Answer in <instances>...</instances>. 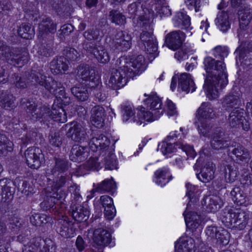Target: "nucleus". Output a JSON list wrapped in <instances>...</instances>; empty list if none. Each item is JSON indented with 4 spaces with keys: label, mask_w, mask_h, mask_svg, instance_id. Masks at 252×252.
<instances>
[{
    "label": "nucleus",
    "mask_w": 252,
    "mask_h": 252,
    "mask_svg": "<svg viewBox=\"0 0 252 252\" xmlns=\"http://www.w3.org/2000/svg\"><path fill=\"white\" fill-rule=\"evenodd\" d=\"M204 64L207 74L203 87L208 97L215 99L218 97L219 88L222 89L228 82L225 66L222 61L210 57L205 58Z\"/></svg>",
    "instance_id": "1"
},
{
    "label": "nucleus",
    "mask_w": 252,
    "mask_h": 252,
    "mask_svg": "<svg viewBox=\"0 0 252 252\" xmlns=\"http://www.w3.org/2000/svg\"><path fill=\"white\" fill-rule=\"evenodd\" d=\"M120 61L124 64L118 69H112L108 85L114 90H118L123 87L127 83L128 78H133L140 74L145 69V59L142 55L127 60L122 57Z\"/></svg>",
    "instance_id": "2"
},
{
    "label": "nucleus",
    "mask_w": 252,
    "mask_h": 252,
    "mask_svg": "<svg viewBox=\"0 0 252 252\" xmlns=\"http://www.w3.org/2000/svg\"><path fill=\"white\" fill-rule=\"evenodd\" d=\"M29 80L36 86L43 88L45 90L43 94L47 97L53 95L56 97L65 99L66 102H69V98L66 94L63 84L53 78L52 77H47L44 70L41 68L32 70Z\"/></svg>",
    "instance_id": "3"
},
{
    "label": "nucleus",
    "mask_w": 252,
    "mask_h": 252,
    "mask_svg": "<svg viewBox=\"0 0 252 252\" xmlns=\"http://www.w3.org/2000/svg\"><path fill=\"white\" fill-rule=\"evenodd\" d=\"M220 219L226 226L242 230L248 223V215L242 210L227 207L223 210Z\"/></svg>",
    "instance_id": "4"
},
{
    "label": "nucleus",
    "mask_w": 252,
    "mask_h": 252,
    "mask_svg": "<svg viewBox=\"0 0 252 252\" xmlns=\"http://www.w3.org/2000/svg\"><path fill=\"white\" fill-rule=\"evenodd\" d=\"M0 56L4 57L9 63L20 67L27 63L29 60L28 52H21L19 49L11 48L1 42H0Z\"/></svg>",
    "instance_id": "5"
},
{
    "label": "nucleus",
    "mask_w": 252,
    "mask_h": 252,
    "mask_svg": "<svg viewBox=\"0 0 252 252\" xmlns=\"http://www.w3.org/2000/svg\"><path fill=\"white\" fill-rule=\"evenodd\" d=\"M20 105L25 109L33 120H37L40 119L49 121V112L50 109L47 106L43 105L37 108V105L35 102L31 101L27 98H22L20 100Z\"/></svg>",
    "instance_id": "6"
},
{
    "label": "nucleus",
    "mask_w": 252,
    "mask_h": 252,
    "mask_svg": "<svg viewBox=\"0 0 252 252\" xmlns=\"http://www.w3.org/2000/svg\"><path fill=\"white\" fill-rule=\"evenodd\" d=\"M75 72L76 79L79 81H84V83L90 88L94 87L99 83L98 75L96 74L94 68L89 64L79 65Z\"/></svg>",
    "instance_id": "7"
},
{
    "label": "nucleus",
    "mask_w": 252,
    "mask_h": 252,
    "mask_svg": "<svg viewBox=\"0 0 252 252\" xmlns=\"http://www.w3.org/2000/svg\"><path fill=\"white\" fill-rule=\"evenodd\" d=\"M82 47L87 52L93 54L100 63H106L110 60L107 50L98 42L85 41L82 43Z\"/></svg>",
    "instance_id": "8"
},
{
    "label": "nucleus",
    "mask_w": 252,
    "mask_h": 252,
    "mask_svg": "<svg viewBox=\"0 0 252 252\" xmlns=\"http://www.w3.org/2000/svg\"><path fill=\"white\" fill-rule=\"evenodd\" d=\"M66 126H69L66 134L68 138L76 142L82 143L87 141L88 137L86 128L81 123L73 121Z\"/></svg>",
    "instance_id": "9"
},
{
    "label": "nucleus",
    "mask_w": 252,
    "mask_h": 252,
    "mask_svg": "<svg viewBox=\"0 0 252 252\" xmlns=\"http://www.w3.org/2000/svg\"><path fill=\"white\" fill-rule=\"evenodd\" d=\"M25 157L28 165L31 168L38 169L44 162V155L40 149L30 147L25 152Z\"/></svg>",
    "instance_id": "10"
},
{
    "label": "nucleus",
    "mask_w": 252,
    "mask_h": 252,
    "mask_svg": "<svg viewBox=\"0 0 252 252\" xmlns=\"http://www.w3.org/2000/svg\"><path fill=\"white\" fill-rule=\"evenodd\" d=\"M131 46V37L127 33L119 31L113 39L111 47L117 51H126Z\"/></svg>",
    "instance_id": "11"
},
{
    "label": "nucleus",
    "mask_w": 252,
    "mask_h": 252,
    "mask_svg": "<svg viewBox=\"0 0 252 252\" xmlns=\"http://www.w3.org/2000/svg\"><path fill=\"white\" fill-rule=\"evenodd\" d=\"M210 143L213 149L219 150L228 147L230 142L229 138L226 136L223 128L218 127L212 135Z\"/></svg>",
    "instance_id": "12"
},
{
    "label": "nucleus",
    "mask_w": 252,
    "mask_h": 252,
    "mask_svg": "<svg viewBox=\"0 0 252 252\" xmlns=\"http://www.w3.org/2000/svg\"><path fill=\"white\" fill-rule=\"evenodd\" d=\"M65 193L63 190L53 191L50 192L43 202L40 203L41 207L45 210H50V211H54L57 209L58 205V201L64 198Z\"/></svg>",
    "instance_id": "13"
},
{
    "label": "nucleus",
    "mask_w": 252,
    "mask_h": 252,
    "mask_svg": "<svg viewBox=\"0 0 252 252\" xmlns=\"http://www.w3.org/2000/svg\"><path fill=\"white\" fill-rule=\"evenodd\" d=\"M185 38V34L183 32L175 31L166 35L165 42L170 49L175 50L181 47Z\"/></svg>",
    "instance_id": "14"
},
{
    "label": "nucleus",
    "mask_w": 252,
    "mask_h": 252,
    "mask_svg": "<svg viewBox=\"0 0 252 252\" xmlns=\"http://www.w3.org/2000/svg\"><path fill=\"white\" fill-rule=\"evenodd\" d=\"M109 139L103 134H97L93 137L90 140L89 145L90 148L93 151L105 150L106 152L110 145Z\"/></svg>",
    "instance_id": "15"
},
{
    "label": "nucleus",
    "mask_w": 252,
    "mask_h": 252,
    "mask_svg": "<svg viewBox=\"0 0 252 252\" xmlns=\"http://www.w3.org/2000/svg\"><path fill=\"white\" fill-rule=\"evenodd\" d=\"M73 223L67 217H63L58 220L57 232L64 238L73 236L74 230L72 228Z\"/></svg>",
    "instance_id": "16"
},
{
    "label": "nucleus",
    "mask_w": 252,
    "mask_h": 252,
    "mask_svg": "<svg viewBox=\"0 0 252 252\" xmlns=\"http://www.w3.org/2000/svg\"><path fill=\"white\" fill-rule=\"evenodd\" d=\"M93 240L96 246H106L110 243L111 236L108 230L103 228H98L93 232Z\"/></svg>",
    "instance_id": "17"
},
{
    "label": "nucleus",
    "mask_w": 252,
    "mask_h": 252,
    "mask_svg": "<svg viewBox=\"0 0 252 252\" xmlns=\"http://www.w3.org/2000/svg\"><path fill=\"white\" fill-rule=\"evenodd\" d=\"M55 160L54 167L47 169L46 172V176L48 180H52V176H55L57 174H64L70 167L69 162L65 160L56 158Z\"/></svg>",
    "instance_id": "18"
},
{
    "label": "nucleus",
    "mask_w": 252,
    "mask_h": 252,
    "mask_svg": "<svg viewBox=\"0 0 252 252\" xmlns=\"http://www.w3.org/2000/svg\"><path fill=\"white\" fill-rule=\"evenodd\" d=\"M89 148L74 145L71 148L69 158L70 160L80 162L85 160L89 156Z\"/></svg>",
    "instance_id": "19"
},
{
    "label": "nucleus",
    "mask_w": 252,
    "mask_h": 252,
    "mask_svg": "<svg viewBox=\"0 0 252 252\" xmlns=\"http://www.w3.org/2000/svg\"><path fill=\"white\" fill-rule=\"evenodd\" d=\"M195 207L194 205L191 209ZM187 210L184 213L185 216V220L187 226L192 230L196 229L200 226L202 222V219L200 215L198 214L197 213Z\"/></svg>",
    "instance_id": "20"
},
{
    "label": "nucleus",
    "mask_w": 252,
    "mask_h": 252,
    "mask_svg": "<svg viewBox=\"0 0 252 252\" xmlns=\"http://www.w3.org/2000/svg\"><path fill=\"white\" fill-rule=\"evenodd\" d=\"M215 165L211 161L206 162L196 174L198 179L203 183H208L214 178Z\"/></svg>",
    "instance_id": "21"
},
{
    "label": "nucleus",
    "mask_w": 252,
    "mask_h": 252,
    "mask_svg": "<svg viewBox=\"0 0 252 252\" xmlns=\"http://www.w3.org/2000/svg\"><path fill=\"white\" fill-rule=\"evenodd\" d=\"M91 114L92 124L98 128H101L103 126L105 116L104 108L100 105H95L92 108Z\"/></svg>",
    "instance_id": "22"
},
{
    "label": "nucleus",
    "mask_w": 252,
    "mask_h": 252,
    "mask_svg": "<svg viewBox=\"0 0 252 252\" xmlns=\"http://www.w3.org/2000/svg\"><path fill=\"white\" fill-rule=\"evenodd\" d=\"M197 120L207 121L215 116L213 107L210 103L203 102L197 111L196 115Z\"/></svg>",
    "instance_id": "23"
},
{
    "label": "nucleus",
    "mask_w": 252,
    "mask_h": 252,
    "mask_svg": "<svg viewBox=\"0 0 252 252\" xmlns=\"http://www.w3.org/2000/svg\"><path fill=\"white\" fill-rule=\"evenodd\" d=\"M242 95L240 91H234L226 95L222 102V107L226 110L238 106L241 103L240 97Z\"/></svg>",
    "instance_id": "24"
},
{
    "label": "nucleus",
    "mask_w": 252,
    "mask_h": 252,
    "mask_svg": "<svg viewBox=\"0 0 252 252\" xmlns=\"http://www.w3.org/2000/svg\"><path fill=\"white\" fill-rule=\"evenodd\" d=\"M204 204L209 212H216L223 205L222 199L217 195H209L203 199Z\"/></svg>",
    "instance_id": "25"
},
{
    "label": "nucleus",
    "mask_w": 252,
    "mask_h": 252,
    "mask_svg": "<svg viewBox=\"0 0 252 252\" xmlns=\"http://www.w3.org/2000/svg\"><path fill=\"white\" fill-rule=\"evenodd\" d=\"M90 211L88 209L80 205H74L71 207V216L78 222L86 221L89 218Z\"/></svg>",
    "instance_id": "26"
},
{
    "label": "nucleus",
    "mask_w": 252,
    "mask_h": 252,
    "mask_svg": "<svg viewBox=\"0 0 252 252\" xmlns=\"http://www.w3.org/2000/svg\"><path fill=\"white\" fill-rule=\"evenodd\" d=\"M68 63L66 59L60 56L53 59L50 63V70L53 74H58L68 69Z\"/></svg>",
    "instance_id": "27"
},
{
    "label": "nucleus",
    "mask_w": 252,
    "mask_h": 252,
    "mask_svg": "<svg viewBox=\"0 0 252 252\" xmlns=\"http://www.w3.org/2000/svg\"><path fill=\"white\" fill-rule=\"evenodd\" d=\"M53 181L52 187L54 188L58 192H60V189L64 187L66 184L69 183L72 180V174L69 173L68 174H57L55 176H52Z\"/></svg>",
    "instance_id": "28"
},
{
    "label": "nucleus",
    "mask_w": 252,
    "mask_h": 252,
    "mask_svg": "<svg viewBox=\"0 0 252 252\" xmlns=\"http://www.w3.org/2000/svg\"><path fill=\"white\" fill-rule=\"evenodd\" d=\"M244 110L239 107H235L229 114L228 122L232 127H238L240 126L242 120H245L244 116Z\"/></svg>",
    "instance_id": "29"
},
{
    "label": "nucleus",
    "mask_w": 252,
    "mask_h": 252,
    "mask_svg": "<svg viewBox=\"0 0 252 252\" xmlns=\"http://www.w3.org/2000/svg\"><path fill=\"white\" fill-rule=\"evenodd\" d=\"M178 80V88H180L183 91L188 93L189 91L193 92L195 90L196 88L195 87L194 83L190 78L189 74L182 73Z\"/></svg>",
    "instance_id": "30"
},
{
    "label": "nucleus",
    "mask_w": 252,
    "mask_h": 252,
    "mask_svg": "<svg viewBox=\"0 0 252 252\" xmlns=\"http://www.w3.org/2000/svg\"><path fill=\"white\" fill-rule=\"evenodd\" d=\"M232 149L230 153L235 156L236 160L246 161L251 158V153L250 151L245 148L243 145L237 144L232 147Z\"/></svg>",
    "instance_id": "31"
},
{
    "label": "nucleus",
    "mask_w": 252,
    "mask_h": 252,
    "mask_svg": "<svg viewBox=\"0 0 252 252\" xmlns=\"http://www.w3.org/2000/svg\"><path fill=\"white\" fill-rule=\"evenodd\" d=\"M141 28L142 32L140 33L139 37L144 45L156 39L153 34V28L149 21L143 22Z\"/></svg>",
    "instance_id": "32"
},
{
    "label": "nucleus",
    "mask_w": 252,
    "mask_h": 252,
    "mask_svg": "<svg viewBox=\"0 0 252 252\" xmlns=\"http://www.w3.org/2000/svg\"><path fill=\"white\" fill-rule=\"evenodd\" d=\"M195 245L192 239L180 238L175 243V252H194Z\"/></svg>",
    "instance_id": "33"
},
{
    "label": "nucleus",
    "mask_w": 252,
    "mask_h": 252,
    "mask_svg": "<svg viewBox=\"0 0 252 252\" xmlns=\"http://www.w3.org/2000/svg\"><path fill=\"white\" fill-rule=\"evenodd\" d=\"M11 182L7 179L0 180V201L6 202L13 197L12 191L11 190Z\"/></svg>",
    "instance_id": "34"
},
{
    "label": "nucleus",
    "mask_w": 252,
    "mask_h": 252,
    "mask_svg": "<svg viewBox=\"0 0 252 252\" xmlns=\"http://www.w3.org/2000/svg\"><path fill=\"white\" fill-rule=\"evenodd\" d=\"M221 166V170L224 174L226 182L230 183L234 182L238 175V168L234 164L223 163Z\"/></svg>",
    "instance_id": "35"
},
{
    "label": "nucleus",
    "mask_w": 252,
    "mask_h": 252,
    "mask_svg": "<svg viewBox=\"0 0 252 252\" xmlns=\"http://www.w3.org/2000/svg\"><path fill=\"white\" fill-rule=\"evenodd\" d=\"M50 120L62 123H65L67 121L66 113L63 108L57 105H53L52 110H50V112H49V121Z\"/></svg>",
    "instance_id": "36"
},
{
    "label": "nucleus",
    "mask_w": 252,
    "mask_h": 252,
    "mask_svg": "<svg viewBox=\"0 0 252 252\" xmlns=\"http://www.w3.org/2000/svg\"><path fill=\"white\" fill-rule=\"evenodd\" d=\"M50 120L62 123H65L67 121L66 113L63 108L57 105H53L52 110H50V112H49V121Z\"/></svg>",
    "instance_id": "37"
},
{
    "label": "nucleus",
    "mask_w": 252,
    "mask_h": 252,
    "mask_svg": "<svg viewBox=\"0 0 252 252\" xmlns=\"http://www.w3.org/2000/svg\"><path fill=\"white\" fill-rule=\"evenodd\" d=\"M50 120L62 123H65L67 121L66 113L63 108L57 105H53L52 110H50V112H49V121Z\"/></svg>",
    "instance_id": "38"
},
{
    "label": "nucleus",
    "mask_w": 252,
    "mask_h": 252,
    "mask_svg": "<svg viewBox=\"0 0 252 252\" xmlns=\"http://www.w3.org/2000/svg\"><path fill=\"white\" fill-rule=\"evenodd\" d=\"M238 14L240 27L242 29H244L249 25L252 19V10L248 7H245L242 9H239Z\"/></svg>",
    "instance_id": "39"
},
{
    "label": "nucleus",
    "mask_w": 252,
    "mask_h": 252,
    "mask_svg": "<svg viewBox=\"0 0 252 252\" xmlns=\"http://www.w3.org/2000/svg\"><path fill=\"white\" fill-rule=\"evenodd\" d=\"M15 97L8 91L1 93L0 96V105L6 110H10L15 107Z\"/></svg>",
    "instance_id": "40"
},
{
    "label": "nucleus",
    "mask_w": 252,
    "mask_h": 252,
    "mask_svg": "<svg viewBox=\"0 0 252 252\" xmlns=\"http://www.w3.org/2000/svg\"><path fill=\"white\" fill-rule=\"evenodd\" d=\"M56 30V24L49 18L43 19L39 24V31L42 34L54 33Z\"/></svg>",
    "instance_id": "41"
},
{
    "label": "nucleus",
    "mask_w": 252,
    "mask_h": 252,
    "mask_svg": "<svg viewBox=\"0 0 252 252\" xmlns=\"http://www.w3.org/2000/svg\"><path fill=\"white\" fill-rule=\"evenodd\" d=\"M215 22L218 28L223 32H226L230 28L228 14L224 11L218 14Z\"/></svg>",
    "instance_id": "42"
},
{
    "label": "nucleus",
    "mask_w": 252,
    "mask_h": 252,
    "mask_svg": "<svg viewBox=\"0 0 252 252\" xmlns=\"http://www.w3.org/2000/svg\"><path fill=\"white\" fill-rule=\"evenodd\" d=\"M70 91L71 94L78 100L85 101L89 97V93L87 88L81 85L72 87Z\"/></svg>",
    "instance_id": "43"
},
{
    "label": "nucleus",
    "mask_w": 252,
    "mask_h": 252,
    "mask_svg": "<svg viewBox=\"0 0 252 252\" xmlns=\"http://www.w3.org/2000/svg\"><path fill=\"white\" fill-rule=\"evenodd\" d=\"M8 227L11 232L18 233L24 227L25 222L20 218L13 216L8 219Z\"/></svg>",
    "instance_id": "44"
},
{
    "label": "nucleus",
    "mask_w": 252,
    "mask_h": 252,
    "mask_svg": "<svg viewBox=\"0 0 252 252\" xmlns=\"http://www.w3.org/2000/svg\"><path fill=\"white\" fill-rule=\"evenodd\" d=\"M156 178V183L161 186L165 185L171 179V176L168 170L166 169H160L155 173Z\"/></svg>",
    "instance_id": "45"
},
{
    "label": "nucleus",
    "mask_w": 252,
    "mask_h": 252,
    "mask_svg": "<svg viewBox=\"0 0 252 252\" xmlns=\"http://www.w3.org/2000/svg\"><path fill=\"white\" fill-rule=\"evenodd\" d=\"M103 159V164L104 165L105 169L113 170L117 168L116 156L112 151H107Z\"/></svg>",
    "instance_id": "46"
},
{
    "label": "nucleus",
    "mask_w": 252,
    "mask_h": 252,
    "mask_svg": "<svg viewBox=\"0 0 252 252\" xmlns=\"http://www.w3.org/2000/svg\"><path fill=\"white\" fill-rule=\"evenodd\" d=\"M235 202L240 205L245 204L247 202L246 194L239 187H235L230 192Z\"/></svg>",
    "instance_id": "47"
},
{
    "label": "nucleus",
    "mask_w": 252,
    "mask_h": 252,
    "mask_svg": "<svg viewBox=\"0 0 252 252\" xmlns=\"http://www.w3.org/2000/svg\"><path fill=\"white\" fill-rule=\"evenodd\" d=\"M109 16L112 23L116 25L122 26L126 23V18L124 15L117 10H112L109 12Z\"/></svg>",
    "instance_id": "48"
},
{
    "label": "nucleus",
    "mask_w": 252,
    "mask_h": 252,
    "mask_svg": "<svg viewBox=\"0 0 252 252\" xmlns=\"http://www.w3.org/2000/svg\"><path fill=\"white\" fill-rule=\"evenodd\" d=\"M18 34L25 39H32L34 35L33 29L29 24H23L18 30Z\"/></svg>",
    "instance_id": "49"
},
{
    "label": "nucleus",
    "mask_w": 252,
    "mask_h": 252,
    "mask_svg": "<svg viewBox=\"0 0 252 252\" xmlns=\"http://www.w3.org/2000/svg\"><path fill=\"white\" fill-rule=\"evenodd\" d=\"M156 10L160 17L163 16H169L171 14V9L165 1V0H157L156 4Z\"/></svg>",
    "instance_id": "50"
},
{
    "label": "nucleus",
    "mask_w": 252,
    "mask_h": 252,
    "mask_svg": "<svg viewBox=\"0 0 252 252\" xmlns=\"http://www.w3.org/2000/svg\"><path fill=\"white\" fill-rule=\"evenodd\" d=\"M194 124L197 126L198 131L200 134L205 137L209 135L212 126L207 121L197 120L195 122Z\"/></svg>",
    "instance_id": "51"
},
{
    "label": "nucleus",
    "mask_w": 252,
    "mask_h": 252,
    "mask_svg": "<svg viewBox=\"0 0 252 252\" xmlns=\"http://www.w3.org/2000/svg\"><path fill=\"white\" fill-rule=\"evenodd\" d=\"M31 222L35 226H40L49 222L51 219L44 214H35L32 215L30 218Z\"/></svg>",
    "instance_id": "52"
},
{
    "label": "nucleus",
    "mask_w": 252,
    "mask_h": 252,
    "mask_svg": "<svg viewBox=\"0 0 252 252\" xmlns=\"http://www.w3.org/2000/svg\"><path fill=\"white\" fill-rule=\"evenodd\" d=\"M145 103L152 110H158L161 108V100L156 95L150 96L146 99ZM158 112H159V111H158Z\"/></svg>",
    "instance_id": "53"
},
{
    "label": "nucleus",
    "mask_w": 252,
    "mask_h": 252,
    "mask_svg": "<svg viewBox=\"0 0 252 252\" xmlns=\"http://www.w3.org/2000/svg\"><path fill=\"white\" fill-rule=\"evenodd\" d=\"M116 187V184L112 178L110 180H105L101 184L98 185L96 190L98 191H113Z\"/></svg>",
    "instance_id": "54"
},
{
    "label": "nucleus",
    "mask_w": 252,
    "mask_h": 252,
    "mask_svg": "<svg viewBox=\"0 0 252 252\" xmlns=\"http://www.w3.org/2000/svg\"><path fill=\"white\" fill-rule=\"evenodd\" d=\"M138 120H136L135 118H133V122H136L138 125L142 124V120H144L147 122H151L154 120L153 114L150 111H145L144 108H142L140 112L138 113Z\"/></svg>",
    "instance_id": "55"
},
{
    "label": "nucleus",
    "mask_w": 252,
    "mask_h": 252,
    "mask_svg": "<svg viewBox=\"0 0 252 252\" xmlns=\"http://www.w3.org/2000/svg\"><path fill=\"white\" fill-rule=\"evenodd\" d=\"M187 191L186 195L188 196L189 199V203L187 205V210H189L191 208V205H195L194 204L197 202V198L194 197V190H195V187L192 185L188 183L186 184Z\"/></svg>",
    "instance_id": "56"
},
{
    "label": "nucleus",
    "mask_w": 252,
    "mask_h": 252,
    "mask_svg": "<svg viewBox=\"0 0 252 252\" xmlns=\"http://www.w3.org/2000/svg\"><path fill=\"white\" fill-rule=\"evenodd\" d=\"M41 239L39 238H34L29 246H25L23 252H38L41 246Z\"/></svg>",
    "instance_id": "57"
},
{
    "label": "nucleus",
    "mask_w": 252,
    "mask_h": 252,
    "mask_svg": "<svg viewBox=\"0 0 252 252\" xmlns=\"http://www.w3.org/2000/svg\"><path fill=\"white\" fill-rule=\"evenodd\" d=\"M98 160L97 158H91L83 166L87 170H98L102 166Z\"/></svg>",
    "instance_id": "58"
},
{
    "label": "nucleus",
    "mask_w": 252,
    "mask_h": 252,
    "mask_svg": "<svg viewBox=\"0 0 252 252\" xmlns=\"http://www.w3.org/2000/svg\"><path fill=\"white\" fill-rule=\"evenodd\" d=\"M50 144L53 146L60 147L62 144V138L58 131H51L49 135Z\"/></svg>",
    "instance_id": "59"
},
{
    "label": "nucleus",
    "mask_w": 252,
    "mask_h": 252,
    "mask_svg": "<svg viewBox=\"0 0 252 252\" xmlns=\"http://www.w3.org/2000/svg\"><path fill=\"white\" fill-rule=\"evenodd\" d=\"M93 89V94L99 101H103L106 98V94L100 82Z\"/></svg>",
    "instance_id": "60"
},
{
    "label": "nucleus",
    "mask_w": 252,
    "mask_h": 252,
    "mask_svg": "<svg viewBox=\"0 0 252 252\" xmlns=\"http://www.w3.org/2000/svg\"><path fill=\"white\" fill-rule=\"evenodd\" d=\"M14 183L18 184V189L26 195H28L32 191V187H30L28 182L25 180L16 179Z\"/></svg>",
    "instance_id": "61"
},
{
    "label": "nucleus",
    "mask_w": 252,
    "mask_h": 252,
    "mask_svg": "<svg viewBox=\"0 0 252 252\" xmlns=\"http://www.w3.org/2000/svg\"><path fill=\"white\" fill-rule=\"evenodd\" d=\"M100 36V31L97 29H89L85 31L83 33V36L85 40L83 41L91 42L98 38Z\"/></svg>",
    "instance_id": "62"
},
{
    "label": "nucleus",
    "mask_w": 252,
    "mask_h": 252,
    "mask_svg": "<svg viewBox=\"0 0 252 252\" xmlns=\"http://www.w3.org/2000/svg\"><path fill=\"white\" fill-rule=\"evenodd\" d=\"M235 52L239 54L238 59L242 65L250 67L252 64V60L247 57L245 48L244 49H238Z\"/></svg>",
    "instance_id": "63"
},
{
    "label": "nucleus",
    "mask_w": 252,
    "mask_h": 252,
    "mask_svg": "<svg viewBox=\"0 0 252 252\" xmlns=\"http://www.w3.org/2000/svg\"><path fill=\"white\" fill-rule=\"evenodd\" d=\"M229 238L230 234L225 229H222L220 230V233L218 234L215 240L219 244L225 246L228 244Z\"/></svg>",
    "instance_id": "64"
}]
</instances>
